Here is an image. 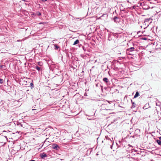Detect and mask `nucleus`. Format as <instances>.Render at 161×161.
Returning a JSON list of instances; mask_svg holds the SVG:
<instances>
[{
    "label": "nucleus",
    "instance_id": "f257e3e1",
    "mask_svg": "<svg viewBox=\"0 0 161 161\" xmlns=\"http://www.w3.org/2000/svg\"><path fill=\"white\" fill-rule=\"evenodd\" d=\"M153 21V19L151 18H147L145 19L144 22H143V25L146 26V28L149 25H150Z\"/></svg>",
    "mask_w": 161,
    "mask_h": 161
},
{
    "label": "nucleus",
    "instance_id": "f03ea898",
    "mask_svg": "<svg viewBox=\"0 0 161 161\" xmlns=\"http://www.w3.org/2000/svg\"><path fill=\"white\" fill-rule=\"evenodd\" d=\"M136 49L134 47H131L126 49V52L128 54V55H132L133 54L131 53H130L129 52L136 51Z\"/></svg>",
    "mask_w": 161,
    "mask_h": 161
},
{
    "label": "nucleus",
    "instance_id": "7ed1b4c3",
    "mask_svg": "<svg viewBox=\"0 0 161 161\" xmlns=\"http://www.w3.org/2000/svg\"><path fill=\"white\" fill-rule=\"evenodd\" d=\"M17 125L19 127H21L24 128L26 127V123L24 122H17Z\"/></svg>",
    "mask_w": 161,
    "mask_h": 161
},
{
    "label": "nucleus",
    "instance_id": "20e7f679",
    "mask_svg": "<svg viewBox=\"0 0 161 161\" xmlns=\"http://www.w3.org/2000/svg\"><path fill=\"white\" fill-rule=\"evenodd\" d=\"M52 148L55 150H58L59 148V147L56 144H53L52 146Z\"/></svg>",
    "mask_w": 161,
    "mask_h": 161
},
{
    "label": "nucleus",
    "instance_id": "39448f33",
    "mask_svg": "<svg viewBox=\"0 0 161 161\" xmlns=\"http://www.w3.org/2000/svg\"><path fill=\"white\" fill-rule=\"evenodd\" d=\"M114 21L116 23H119L120 21L119 19L117 17L115 16L114 18Z\"/></svg>",
    "mask_w": 161,
    "mask_h": 161
},
{
    "label": "nucleus",
    "instance_id": "423d86ee",
    "mask_svg": "<svg viewBox=\"0 0 161 161\" xmlns=\"http://www.w3.org/2000/svg\"><path fill=\"white\" fill-rule=\"evenodd\" d=\"M47 157V155L44 153H42L41 156V158L43 159L45 157Z\"/></svg>",
    "mask_w": 161,
    "mask_h": 161
},
{
    "label": "nucleus",
    "instance_id": "0eeeda50",
    "mask_svg": "<svg viewBox=\"0 0 161 161\" xmlns=\"http://www.w3.org/2000/svg\"><path fill=\"white\" fill-rule=\"evenodd\" d=\"M131 102L132 104V105L131 107V108H135L136 106V104L134 102H133L132 100H131Z\"/></svg>",
    "mask_w": 161,
    "mask_h": 161
},
{
    "label": "nucleus",
    "instance_id": "6e6552de",
    "mask_svg": "<svg viewBox=\"0 0 161 161\" xmlns=\"http://www.w3.org/2000/svg\"><path fill=\"white\" fill-rule=\"evenodd\" d=\"M35 68L39 71L42 70V68L37 66H36L35 67Z\"/></svg>",
    "mask_w": 161,
    "mask_h": 161
},
{
    "label": "nucleus",
    "instance_id": "1a4fd4ad",
    "mask_svg": "<svg viewBox=\"0 0 161 161\" xmlns=\"http://www.w3.org/2000/svg\"><path fill=\"white\" fill-rule=\"evenodd\" d=\"M139 93L138 92H136V93L135 94V95L134 96V98H136V97H138L139 96Z\"/></svg>",
    "mask_w": 161,
    "mask_h": 161
},
{
    "label": "nucleus",
    "instance_id": "9d476101",
    "mask_svg": "<svg viewBox=\"0 0 161 161\" xmlns=\"http://www.w3.org/2000/svg\"><path fill=\"white\" fill-rule=\"evenodd\" d=\"M103 81L107 83L108 82V79L107 78H104L103 79Z\"/></svg>",
    "mask_w": 161,
    "mask_h": 161
},
{
    "label": "nucleus",
    "instance_id": "9b49d317",
    "mask_svg": "<svg viewBox=\"0 0 161 161\" xmlns=\"http://www.w3.org/2000/svg\"><path fill=\"white\" fill-rule=\"evenodd\" d=\"M79 43V41L78 40H76L74 43L73 44V45H75L77 44H78Z\"/></svg>",
    "mask_w": 161,
    "mask_h": 161
},
{
    "label": "nucleus",
    "instance_id": "f8f14e48",
    "mask_svg": "<svg viewBox=\"0 0 161 161\" xmlns=\"http://www.w3.org/2000/svg\"><path fill=\"white\" fill-rule=\"evenodd\" d=\"M38 64L40 66H42L43 65V63L42 62H38Z\"/></svg>",
    "mask_w": 161,
    "mask_h": 161
},
{
    "label": "nucleus",
    "instance_id": "ddd939ff",
    "mask_svg": "<svg viewBox=\"0 0 161 161\" xmlns=\"http://www.w3.org/2000/svg\"><path fill=\"white\" fill-rule=\"evenodd\" d=\"M156 142L158 143V144L159 145H161V141L157 140H156Z\"/></svg>",
    "mask_w": 161,
    "mask_h": 161
},
{
    "label": "nucleus",
    "instance_id": "4468645a",
    "mask_svg": "<svg viewBox=\"0 0 161 161\" xmlns=\"http://www.w3.org/2000/svg\"><path fill=\"white\" fill-rule=\"evenodd\" d=\"M54 46L55 49H58L59 48V47L56 44H54Z\"/></svg>",
    "mask_w": 161,
    "mask_h": 161
},
{
    "label": "nucleus",
    "instance_id": "2eb2a0df",
    "mask_svg": "<svg viewBox=\"0 0 161 161\" xmlns=\"http://www.w3.org/2000/svg\"><path fill=\"white\" fill-rule=\"evenodd\" d=\"M0 67L2 68H3V69H5L6 68V66L4 65H2L0 66Z\"/></svg>",
    "mask_w": 161,
    "mask_h": 161
},
{
    "label": "nucleus",
    "instance_id": "dca6fc26",
    "mask_svg": "<svg viewBox=\"0 0 161 161\" xmlns=\"http://www.w3.org/2000/svg\"><path fill=\"white\" fill-rule=\"evenodd\" d=\"M30 86H31V89L34 88V85L33 83H31L30 84Z\"/></svg>",
    "mask_w": 161,
    "mask_h": 161
},
{
    "label": "nucleus",
    "instance_id": "f3484780",
    "mask_svg": "<svg viewBox=\"0 0 161 161\" xmlns=\"http://www.w3.org/2000/svg\"><path fill=\"white\" fill-rule=\"evenodd\" d=\"M3 79H0V83L1 84H2L3 82Z\"/></svg>",
    "mask_w": 161,
    "mask_h": 161
},
{
    "label": "nucleus",
    "instance_id": "a211bd4d",
    "mask_svg": "<svg viewBox=\"0 0 161 161\" xmlns=\"http://www.w3.org/2000/svg\"><path fill=\"white\" fill-rule=\"evenodd\" d=\"M41 13H40V12H39V13H38V15H39V16H40V15H41Z\"/></svg>",
    "mask_w": 161,
    "mask_h": 161
},
{
    "label": "nucleus",
    "instance_id": "6ab92c4d",
    "mask_svg": "<svg viewBox=\"0 0 161 161\" xmlns=\"http://www.w3.org/2000/svg\"><path fill=\"white\" fill-rule=\"evenodd\" d=\"M42 2H45L47 1V0H41Z\"/></svg>",
    "mask_w": 161,
    "mask_h": 161
},
{
    "label": "nucleus",
    "instance_id": "aec40b11",
    "mask_svg": "<svg viewBox=\"0 0 161 161\" xmlns=\"http://www.w3.org/2000/svg\"><path fill=\"white\" fill-rule=\"evenodd\" d=\"M156 106L158 105V106H159L160 105V104L159 105L157 103H156Z\"/></svg>",
    "mask_w": 161,
    "mask_h": 161
},
{
    "label": "nucleus",
    "instance_id": "412c9836",
    "mask_svg": "<svg viewBox=\"0 0 161 161\" xmlns=\"http://www.w3.org/2000/svg\"><path fill=\"white\" fill-rule=\"evenodd\" d=\"M47 139L44 142V143H45V142H47Z\"/></svg>",
    "mask_w": 161,
    "mask_h": 161
},
{
    "label": "nucleus",
    "instance_id": "4be33fe9",
    "mask_svg": "<svg viewBox=\"0 0 161 161\" xmlns=\"http://www.w3.org/2000/svg\"><path fill=\"white\" fill-rule=\"evenodd\" d=\"M159 140H161V136L159 137Z\"/></svg>",
    "mask_w": 161,
    "mask_h": 161
},
{
    "label": "nucleus",
    "instance_id": "5701e85b",
    "mask_svg": "<svg viewBox=\"0 0 161 161\" xmlns=\"http://www.w3.org/2000/svg\"><path fill=\"white\" fill-rule=\"evenodd\" d=\"M36 110V109H32V110Z\"/></svg>",
    "mask_w": 161,
    "mask_h": 161
},
{
    "label": "nucleus",
    "instance_id": "b1692460",
    "mask_svg": "<svg viewBox=\"0 0 161 161\" xmlns=\"http://www.w3.org/2000/svg\"><path fill=\"white\" fill-rule=\"evenodd\" d=\"M22 1H25V0H22Z\"/></svg>",
    "mask_w": 161,
    "mask_h": 161
},
{
    "label": "nucleus",
    "instance_id": "393cba45",
    "mask_svg": "<svg viewBox=\"0 0 161 161\" xmlns=\"http://www.w3.org/2000/svg\"><path fill=\"white\" fill-rule=\"evenodd\" d=\"M85 96H86V94H85Z\"/></svg>",
    "mask_w": 161,
    "mask_h": 161
},
{
    "label": "nucleus",
    "instance_id": "a878e982",
    "mask_svg": "<svg viewBox=\"0 0 161 161\" xmlns=\"http://www.w3.org/2000/svg\"><path fill=\"white\" fill-rule=\"evenodd\" d=\"M6 132V131H3V132Z\"/></svg>",
    "mask_w": 161,
    "mask_h": 161
},
{
    "label": "nucleus",
    "instance_id": "bb28decb",
    "mask_svg": "<svg viewBox=\"0 0 161 161\" xmlns=\"http://www.w3.org/2000/svg\"><path fill=\"white\" fill-rule=\"evenodd\" d=\"M160 107V109H161V107Z\"/></svg>",
    "mask_w": 161,
    "mask_h": 161
},
{
    "label": "nucleus",
    "instance_id": "cd10ccee",
    "mask_svg": "<svg viewBox=\"0 0 161 161\" xmlns=\"http://www.w3.org/2000/svg\"><path fill=\"white\" fill-rule=\"evenodd\" d=\"M102 16H103V15H102V16H101V17H100V18H100L101 17H102Z\"/></svg>",
    "mask_w": 161,
    "mask_h": 161
},
{
    "label": "nucleus",
    "instance_id": "c85d7f7f",
    "mask_svg": "<svg viewBox=\"0 0 161 161\" xmlns=\"http://www.w3.org/2000/svg\"><path fill=\"white\" fill-rule=\"evenodd\" d=\"M111 148H112V146H111Z\"/></svg>",
    "mask_w": 161,
    "mask_h": 161
}]
</instances>
